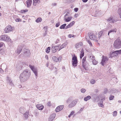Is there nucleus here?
<instances>
[{"label":"nucleus","instance_id":"obj_58","mask_svg":"<svg viewBox=\"0 0 121 121\" xmlns=\"http://www.w3.org/2000/svg\"><path fill=\"white\" fill-rule=\"evenodd\" d=\"M74 11H75L76 12H77L78 10V9L77 8H75L74 9Z\"/></svg>","mask_w":121,"mask_h":121},{"label":"nucleus","instance_id":"obj_8","mask_svg":"<svg viewBox=\"0 0 121 121\" xmlns=\"http://www.w3.org/2000/svg\"><path fill=\"white\" fill-rule=\"evenodd\" d=\"M13 29L12 27L10 25L7 26L4 30V32L5 33H9V32L12 31Z\"/></svg>","mask_w":121,"mask_h":121},{"label":"nucleus","instance_id":"obj_2","mask_svg":"<svg viewBox=\"0 0 121 121\" xmlns=\"http://www.w3.org/2000/svg\"><path fill=\"white\" fill-rule=\"evenodd\" d=\"M114 46L116 48H121V41L119 39H117L114 43Z\"/></svg>","mask_w":121,"mask_h":121},{"label":"nucleus","instance_id":"obj_39","mask_svg":"<svg viewBox=\"0 0 121 121\" xmlns=\"http://www.w3.org/2000/svg\"><path fill=\"white\" fill-rule=\"evenodd\" d=\"M53 120V117L52 114H51L49 118V121H52Z\"/></svg>","mask_w":121,"mask_h":121},{"label":"nucleus","instance_id":"obj_20","mask_svg":"<svg viewBox=\"0 0 121 121\" xmlns=\"http://www.w3.org/2000/svg\"><path fill=\"white\" fill-rule=\"evenodd\" d=\"M73 97L72 96H70L66 100V102L67 103H69L70 102H72L73 101Z\"/></svg>","mask_w":121,"mask_h":121},{"label":"nucleus","instance_id":"obj_24","mask_svg":"<svg viewBox=\"0 0 121 121\" xmlns=\"http://www.w3.org/2000/svg\"><path fill=\"white\" fill-rule=\"evenodd\" d=\"M25 109L23 107H22L19 108V111L20 113H23L25 111Z\"/></svg>","mask_w":121,"mask_h":121},{"label":"nucleus","instance_id":"obj_36","mask_svg":"<svg viewBox=\"0 0 121 121\" xmlns=\"http://www.w3.org/2000/svg\"><path fill=\"white\" fill-rule=\"evenodd\" d=\"M42 19L41 17H39L37 18L35 20V22L37 23H39L41 22Z\"/></svg>","mask_w":121,"mask_h":121},{"label":"nucleus","instance_id":"obj_62","mask_svg":"<svg viewBox=\"0 0 121 121\" xmlns=\"http://www.w3.org/2000/svg\"><path fill=\"white\" fill-rule=\"evenodd\" d=\"M83 109H84V108H81V109H80L79 111H80V112L82 111H83Z\"/></svg>","mask_w":121,"mask_h":121},{"label":"nucleus","instance_id":"obj_57","mask_svg":"<svg viewBox=\"0 0 121 121\" xmlns=\"http://www.w3.org/2000/svg\"><path fill=\"white\" fill-rule=\"evenodd\" d=\"M4 44V43H3L2 42H0V48L2 47L3 46Z\"/></svg>","mask_w":121,"mask_h":121},{"label":"nucleus","instance_id":"obj_61","mask_svg":"<svg viewBox=\"0 0 121 121\" xmlns=\"http://www.w3.org/2000/svg\"><path fill=\"white\" fill-rule=\"evenodd\" d=\"M0 72L2 73H3L4 72V71L1 69H0Z\"/></svg>","mask_w":121,"mask_h":121},{"label":"nucleus","instance_id":"obj_15","mask_svg":"<svg viewBox=\"0 0 121 121\" xmlns=\"http://www.w3.org/2000/svg\"><path fill=\"white\" fill-rule=\"evenodd\" d=\"M89 37L90 39L92 40H95V41L97 40L96 36L94 34H92Z\"/></svg>","mask_w":121,"mask_h":121},{"label":"nucleus","instance_id":"obj_40","mask_svg":"<svg viewBox=\"0 0 121 121\" xmlns=\"http://www.w3.org/2000/svg\"><path fill=\"white\" fill-rule=\"evenodd\" d=\"M75 113V111H72L70 114L69 115L68 117H70L71 116L74 114Z\"/></svg>","mask_w":121,"mask_h":121},{"label":"nucleus","instance_id":"obj_63","mask_svg":"<svg viewBox=\"0 0 121 121\" xmlns=\"http://www.w3.org/2000/svg\"><path fill=\"white\" fill-rule=\"evenodd\" d=\"M88 0H82V1L85 3Z\"/></svg>","mask_w":121,"mask_h":121},{"label":"nucleus","instance_id":"obj_19","mask_svg":"<svg viewBox=\"0 0 121 121\" xmlns=\"http://www.w3.org/2000/svg\"><path fill=\"white\" fill-rule=\"evenodd\" d=\"M68 44V43L67 42H64L63 44L59 48V51L62 48H64V47H66L67 44Z\"/></svg>","mask_w":121,"mask_h":121},{"label":"nucleus","instance_id":"obj_47","mask_svg":"<svg viewBox=\"0 0 121 121\" xmlns=\"http://www.w3.org/2000/svg\"><path fill=\"white\" fill-rule=\"evenodd\" d=\"M103 102H102V103H98V105L100 107H101L102 108L104 107V106L103 104Z\"/></svg>","mask_w":121,"mask_h":121},{"label":"nucleus","instance_id":"obj_51","mask_svg":"<svg viewBox=\"0 0 121 121\" xmlns=\"http://www.w3.org/2000/svg\"><path fill=\"white\" fill-rule=\"evenodd\" d=\"M15 20L17 22H20L21 21V19L20 18H16Z\"/></svg>","mask_w":121,"mask_h":121},{"label":"nucleus","instance_id":"obj_18","mask_svg":"<svg viewBox=\"0 0 121 121\" xmlns=\"http://www.w3.org/2000/svg\"><path fill=\"white\" fill-rule=\"evenodd\" d=\"M32 1V0H27L26 1L27 7L29 8L31 5Z\"/></svg>","mask_w":121,"mask_h":121},{"label":"nucleus","instance_id":"obj_35","mask_svg":"<svg viewBox=\"0 0 121 121\" xmlns=\"http://www.w3.org/2000/svg\"><path fill=\"white\" fill-rule=\"evenodd\" d=\"M103 34V32L102 31H100L98 34V36L99 38H100Z\"/></svg>","mask_w":121,"mask_h":121},{"label":"nucleus","instance_id":"obj_54","mask_svg":"<svg viewBox=\"0 0 121 121\" xmlns=\"http://www.w3.org/2000/svg\"><path fill=\"white\" fill-rule=\"evenodd\" d=\"M60 23L59 22H58L56 24V27H58L60 25Z\"/></svg>","mask_w":121,"mask_h":121},{"label":"nucleus","instance_id":"obj_42","mask_svg":"<svg viewBox=\"0 0 121 121\" xmlns=\"http://www.w3.org/2000/svg\"><path fill=\"white\" fill-rule=\"evenodd\" d=\"M92 61L93 64L94 65H96L98 63V62L96 61L95 59L92 60Z\"/></svg>","mask_w":121,"mask_h":121},{"label":"nucleus","instance_id":"obj_9","mask_svg":"<svg viewBox=\"0 0 121 121\" xmlns=\"http://www.w3.org/2000/svg\"><path fill=\"white\" fill-rule=\"evenodd\" d=\"M9 37L6 35H1L0 37V39L1 40L6 41L9 40Z\"/></svg>","mask_w":121,"mask_h":121},{"label":"nucleus","instance_id":"obj_6","mask_svg":"<svg viewBox=\"0 0 121 121\" xmlns=\"http://www.w3.org/2000/svg\"><path fill=\"white\" fill-rule=\"evenodd\" d=\"M69 13L67 12L64 17V21L65 20L66 22H68L70 21L72 18L71 17H67V16H69Z\"/></svg>","mask_w":121,"mask_h":121},{"label":"nucleus","instance_id":"obj_14","mask_svg":"<svg viewBox=\"0 0 121 121\" xmlns=\"http://www.w3.org/2000/svg\"><path fill=\"white\" fill-rule=\"evenodd\" d=\"M62 58L61 56H60L58 58L55 56H53V61H54L55 62H60Z\"/></svg>","mask_w":121,"mask_h":121},{"label":"nucleus","instance_id":"obj_53","mask_svg":"<svg viewBox=\"0 0 121 121\" xmlns=\"http://www.w3.org/2000/svg\"><path fill=\"white\" fill-rule=\"evenodd\" d=\"M74 36V35H73L69 34L68 35V37L69 38H71L72 37H73Z\"/></svg>","mask_w":121,"mask_h":121},{"label":"nucleus","instance_id":"obj_29","mask_svg":"<svg viewBox=\"0 0 121 121\" xmlns=\"http://www.w3.org/2000/svg\"><path fill=\"white\" fill-rule=\"evenodd\" d=\"M86 60V58L85 57H83L82 59V65L84 67L85 66V62Z\"/></svg>","mask_w":121,"mask_h":121},{"label":"nucleus","instance_id":"obj_30","mask_svg":"<svg viewBox=\"0 0 121 121\" xmlns=\"http://www.w3.org/2000/svg\"><path fill=\"white\" fill-rule=\"evenodd\" d=\"M92 99L94 103L98 102L99 100V99H97V97H96V98L93 97L92 98Z\"/></svg>","mask_w":121,"mask_h":121},{"label":"nucleus","instance_id":"obj_5","mask_svg":"<svg viewBox=\"0 0 121 121\" xmlns=\"http://www.w3.org/2000/svg\"><path fill=\"white\" fill-rule=\"evenodd\" d=\"M29 66L35 74L36 77H37L38 76L37 69V68L34 66L32 65H29Z\"/></svg>","mask_w":121,"mask_h":121},{"label":"nucleus","instance_id":"obj_1","mask_svg":"<svg viewBox=\"0 0 121 121\" xmlns=\"http://www.w3.org/2000/svg\"><path fill=\"white\" fill-rule=\"evenodd\" d=\"M30 73L28 70L26 69L19 76L20 81L21 82L26 81L30 77Z\"/></svg>","mask_w":121,"mask_h":121},{"label":"nucleus","instance_id":"obj_21","mask_svg":"<svg viewBox=\"0 0 121 121\" xmlns=\"http://www.w3.org/2000/svg\"><path fill=\"white\" fill-rule=\"evenodd\" d=\"M117 31V29L116 28H115L110 30L108 32V35H109V34L112 32H115L116 33Z\"/></svg>","mask_w":121,"mask_h":121},{"label":"nucleus","instance_id":"obj_31","mask_svg":"<svg viewBox=\"0 0 121 121\" xmlns=\"http://www.w3.org/2000/svg\"><path fill=\"white\" fill-rule=\"evenodd\" d=\"M33 5L34 6H35L38 3L39 0H33Z\"/></svg>","mask_w":121,"mask_h":121},{"label":"nucleus","instance_id":"obj_25","mask_svg":"<svg viewBox=\"0 0 121 121\" xmlns=\"http://www.w3.org/2000/svg\"><path fill=\"white\" fill-rule=\"evenodd\" d=\"M22 47L21 46H18L17 50V53L18 54H20L21 52L22 51Z\"/></svg>","mask_w":121,"mask_h":121},{"label":"nucleus","instance_id":"obj_16","mask_svg":"<svg viewBox=\"0 0 121 121\" xmlns=\"http://www.w3.org/2000/svg\"><path fill=\"white\" fill-rule=\"evenodd\" d=\"M36 107L39 110H42L43 108V106L40 104H37L36 105Z\"/></svg>","mask_w":121,"mask_h":121},{"label":"nucleus","instance_id":"obj_43","mask_svg":"<svg viewBox=\"0 0 121 121\" xmlns=\"http://www.w3.org/2000/svg\"><path fill=\"white\" fill-rule=\"evenodd\" d=\"M116 52L117 53V55L118 54H121V49L120 50L116 51Z\"/></svg>","mask_w":121,"mask_h":121},{"label":"nucleus","instance_id":"obj_27","mask_svg":"<svg viewBox=\"0 0 121 121\" xmlns=\"http://www.w3.org/2000/svg\"><path fill=\"white\" fill-rule=\"evenodd\" d=\"M84 53L83 51V50L82 49L81 51V53L80 54V58H82L84 56Z\"/></svg>","mask_w":121,"mask_h":121},{"label":"nucleus","instance_id":"obj_7","mask_svg":"<svg viewBox=\"0 0 121 121\" xmlns=\"http://www.w3.org/2000/svg\"><path fill=\"white\" fill-rule=\"evenodd\" d=\"M77 103V100L75 99L73 100L68 105V107L69 108H72Z\"/></svg>","mask_w":121,"mask_h":121},{"label":"nucleus","instance_id":"obj_50","mask_svg":"<svg viewBox=\"0 0 121 121\" xmlns=\"http://www.w3.org/2000/svg\"><path fill=\"white\" fill-rule=\"evenodd\" d=\"M108 91V89L107 88H105L104 90V94H106L107 93Z\"/></svg>","mask_w":121,"mask_h":121},{"label":"nucleus","instance_id":"obj_64","mask_svg":"<svg viewBox=\"0 0 121 121\" xmlns=\"http://www.w3.org/2000/svg\"><path fill=\"white\" fill-rule=\"evenodd\" d=\"M45 58L46 59H48V56L47 55H46L45 56Z\"/></svg>","mask_w":121,"mask_h":121},{"label":"nucleus","instance_id":"obj_4","mask_svg":"<svg viewBox=\"0 0 121 121\" xmlns=\"http://www.w3.org/2000/svg\"><path fill=\"white\" fill-rule=\"evenodd\" d=\"M72 65L74 67H76L78 64V60L77 56L75 55H74L72 58Z\"/></svg>","mask_w":121,"mask_h":121},{"label":"nucleus","instance_id":"obj_41","mask_svg":"<svg viewBox=\"0 0 121 121\" xmlns=\"http://www.w3.org/2000/svg\"><path fill=\"white\" fill-rule=\"evenodd\" d=\"M86 41H87V43L89 44V45L90 47H92V43L89 40L87 39Z\"/></svg>","mask_w":121,"mask_h":121},{"label":"nucleus","instance_id":"obj_37","mask_svg":"<svg viewBox=\"0 0 121 121\" xmlns=\"http://www.w3.org/2000/svg\"><path fill=\"white\" fill-rule=\"evenodd\" d=\"M95 82L96 81L93 79H92L90 81V83L92 84H94Z\"/></svg>","mask_w":121,"mask_h":121},{"label":"nucleus","instance_id":"obj_22","mask_svg":"<svg viewBox=\"0 0 121 121\" xmlns=\"http://www.w3.org/2000/svg\"><path fill=\"white\" fill-rule=\"evenodd\" d=\"M117 56V53L116 52V51L112 52L110 53V56L111 57H112L114 56Z\"/></svg>","mask_w":121,"mask_h":121},{"label":"nucleus","instance_id":"obj_26","mask_svg":"<svg viewBox=\"0 0 121 121\" xmlns=\"http://www.w3.org/2000/svg\"><path fill=\"white\" fill-rule=\"evenodd\" d=\"M29 112L28 111H26V113L24 114V115L25 118L27 119L28 117Z\"/></svg>","mask_w":121,"mask_h":121},{"label":"nucleus","instance_id":"obj_32","mask_svg":"<svg viewBox=\"0 0 121 121\" xmlns=\"http://www.w3.org/2000/svg\"><path fill=\"white\" fill-rule=\"evenodd\" d=\"M118 13L120 16V18H121V7L118 9Z\"/></svg>","mask_w":121,"mask_h":121},{"label":"nucleus","instance_id":"obj_55","mask_svg":"<svg viewBox=\"0 0 121 121\" xmlns=\"http://www.w3.org/2000/svg\"><path fill=\"white\" fill-rule=\"evenodd\" d=\"M47 29H46V30H45V32L43 34V35L45 36L47 34Z\"/></svg>","mask_w":121,"mask_h":121},{"label":"nucleus","instance_id":"obj_59","mask_svg":"<svg viewBox=\"0 0 121 121\" xmlns=\"http://www.w3.org/2000/svg\"><path fill=\"white\" fill-rule=\"evenodd\" d=\"M59 41V39H57L55 42V43H57Z\"/></svg>","mask_w":121,"mask_h":121},{"label":"nucleus","instance_id":"obj_49","mask_svg":"<svg viewBox=\"0 0 121 121\" xmlns=\"http://www.w3.org/2000/svg\"><path fill=\"white\" fill-rule=\"evenodd\" d=\"M27 11H28V10L27 9H26L24 10H21V13H25V12H27Z\"/></svg>","mask_w":121,"mask_h":121},{"label":"nucleus","instance_id":"obj_56","mask_svg":"<svg viewBox=\"0 0 121 121\" xmlns=\"http://www.w3.org/2000/svg\"><path fill=\"white\" fill-rule=\"evenodd\" d=\"M48 106L50 107L51 106V103L50 102H48L47 103Z\"/></svg>","mask_w":121,"mask_h":121},{"label":"nucleus","instance_id":"obj_11","mask_svg":"<svg viewBox=\"0 0 121 121\" xmlns=\"http://www.w3.org/2000/svg\"><path fill=\"white\" fill-rule=\"evenodd\" d=\"M108 92L109 93L111 94L116 93L118 92V91L117 89L112 88L109 89Z\"/></svg>","mask_w":121,"mask_h":121},{"label":"nucleus","instance_id":"obj_28","mask_svg":"<svg viewBox=\"0 0 121 121\" xmlns=\"http://www.w3.org/2000/svg\"><path fill=\"white\" fill-rule=\"evenodd\" d=\"M91 98V97L90 96L88 95L87 96L84 98V100L85 101H86L90 99Z\"/></svg>","mask_w":121,"mask_h":121},{"label":"nucleus","instance_id":"obj_38","mask_svg":"<svg viewBox=\"0 0 121 121\" xmlns=\"http://www.w3.org/2000/svg\"><path fill=\"white\" fill-rule=\"evenodd\" d=\"M50 47H48L46 50V52L47 53H49L50 51Z\"/></svg>","mask_w":121,"mask_h":121},{"label":"nucleus","instance_id":"obj_13","mask_svg":"<svg viewBox=\"0 0 121 121\" xmlns=\"http://www.w3.org/2000/svg\"><path fill=\"white\" fill-rule=\"evenodd\" d=\"M64 105H60L57 106L55 109L56 112H58L63 109L64 107Z\"/></svg>","mask_w":121,"mask_h":121},{"label":"nucleus","instance_id":"obj_3","mask_svg":"<svg viewBox=\"0 0 121 121\" xmlns=\"http://www.w3.org/2000/svg\"><path fill=\"white\" fill-rule=\"evenodd\" d=\"M107 20L108 23L112 24L116 22L117 21V19L114 16H112L108 19H107Z\"/></svg>","mask_w":121,"mask_h":121},{"label":"nucleus","instance_id":"obj_48","mask_svg":"<svg viewBox=\"0 0 121 121\" xmlns=\"http://www.w3.org/2000/svg\"><path fill=\"white\" fill-rule=\"evenodd\" d=\"M81 91L82 93H84L86 91V90L82 88L81 89Z\"/></svg>","mask_w":121,"mask_h":121},{"label":"nucleus","instance_id":"obj_23","mask_svg":"<svg viewBox=\"0 0 121 121\" xmlns=\"http://www.w3.org/2000/svg\"><path fill=\"white\" fill-rule=\"evenodd\" d=\"M7 81L9 82V84L12 86H13L14 84L12 82V80H11L10 78L8 77H7Z\"/></svg>","mask_w":121,"mask_h":121},{"label":"nucleus","instance_id":"obj_10","mask_svg":"<svg viewBox=\"0 0 121 121\" xmlns=\"http://www.w3.org/2000/svg\"><path fill=\"white\" fill-rule=\"evenodd\" d=\"M108 60V57L106 56H103V59L101 62V64L102 66H104V64Z\"/></svg>","mask_w":121,"mask_h":121},{"label":"nucleus","instance_id":"obj_52","mask_svg":"<svg viewBox=\"0 0 121 121\" xmlns=\"http://www.w3.org/2000/svg\"><path fill=\"white\" fill-rule=\"evenodd\" d=\"M75 46L76 48L77 49H78V48H79V47L80 46L78 43L76 44L75 45Z\"/></svg>","mask_w":121,"mask_h":121},{"label":"nucleus","instance_id":"obj_46","mask_svg":"<svg viewBox=\"0 0 121 121\" xmlns=\"http://www.w3.org/2000/svg\"><path fill=\"white\" fill-rule=\"evenodd\" d=\"M117 112L116 111H114L113 114V116L114 117H116L117 115Z\"/></svg>","mask_w":121,"mask_h":121},{"label":"nucleus","instance_id":"obj_17","mask_svg":"<svg viewBox=\"0 0 121 121\" xmlns=\"http://www.w3.org/2000/svg\"><path fill=\"white\" fill-rule=\"evenodd\" d=\"M75 22L74 21H73L69 24L67 26L65 27V29H67L69 28H70L71 27L73 24L75 23Z\"/></svg>","mask_w":121,"mask_h":121},{"label":"nucleus","instance_id":"obj_44","mask_svg":"<svg viewBox=\"0 0 121 121\" xmlns=\"http://www.w3.org/2000/svg\"><path fill=\"white\" fill-rule=\"evenodd\" d=\"M114 98V96L112 95H110V96L109 97V99L110 100H112Z\"/></svg>","mask_w":121,"mask_h":121},{"label":"nucleus","instance_id":"obj_45","mask_svg":"<svg viewBox=\"0 0 121 121\" xmlns=\"http://www.w3.org/2000/svg\"><path fill=\"white\" fill-rule=\"evenodd\" d=\"M90 58L92 60V61L95 59V57L93 55L90 56Z\"/></svg>","mask_w":121,"mask_h":121},{"label":"nucleus","instance_id":"obj_34","mask_svg":"<svg viewBox=\"0 0 121 121\" xmlns=\"http://www.w3.org/2000/svg\"><path fill=\"white\" fill-rule=\"evenodd\" d=\"M66 25V24H64L62 25L60 27V29H65V26Z\"/></svg>","mask_w":121,"mask_h":121},{"label":"nucleus","instance_id":"obj_60","mask_svg":"<svg viewBox=\"0 0 121 121\" xmlns=\"http://www.w3.org/2000/svg\"><path fill=\"white\" fill-rule=\"evenodd\" d=\"M78 16V14H77L76 13L74 15V17L75 18H77Z\"/></svg>","mask_w":121,"mask_h":121},{"label":"nucleus","instance_id":"obj_33","mask_svg":"<svg viewBox=\"0 0 121 121\" xmlns=\"http://www.w3.org/2000/svg\"><path fill=\"white\" fill-rule=\"evenodd\" d=\"M59 48V47L58 46H55L53 48V49H54V50H53V53L55 52L56 51V50L58 49Z\"/></svg>","mask_w":121,"mask_h":121},{"label":"nucleus","instance_id":"obj_12","mask_svg":"<svg viewBox=\"0 0 121 121\" xmlns=\"http://www.w3.org/2000/svg\"><path fill=\"white\" fill-rule=\"evenodd\" d=\"M23 53L24 56H29L30 54V51L28 49H24Z\"/></svg>","mask_w":121,"mask_h":121}]
</instances>
